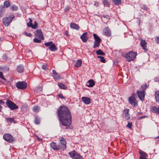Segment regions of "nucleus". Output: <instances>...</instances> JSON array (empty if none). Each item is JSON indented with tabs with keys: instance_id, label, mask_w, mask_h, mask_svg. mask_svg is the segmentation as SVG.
Segmentation results:
<instances>
[{
	"instance_id": "nucleus-8",
	"label": "nucleus",
	"mask_w": 159,
	"mask_h": 159,
	"mask_svg": "<svg viewBox=\"0 0 159 159\" xmlns=\"http://www.w3.org/2000/svg\"><path fill=\"white\" fill-rule=\"evenodd\" d=\"M69 154L70 157L72 158L73 159H83L80 155L75 151L70 152L69 153Z\"/></svg>"
},
{
	"instance_id": "nucleus-28",
	"label": "nucleus",
	"mask_w": 159,
	"mask_h": 159,
	"mask_svg": "<svg viewBox=\"0 0 159 159\" xmlns=\"http://www.w3.org/2000/svg\"><path fill=\"white\" fill-rule=\"evenodd\" d=\"M82 60L81 59L78 60L75 64V66L77 68L80 67L82 64Z\"/></svg>"
},
{
	"instance_id": "nucleus-54",
	"label": "nucleus",
	"mask_w": 159,
	"mask_h": 159,
	"mask_svg": "<svg viewBox=\"0 0 159 159\" xmlns=\"http://www.w3.org/2000/svg\"><path fill=\"white\" fill-rule=\"evenodd\" d=\"M155 80L156 81H159V78H156L155 79Z\"/></svg>"
},
{
	"instance_id": "nucleus-13",
	"label": "nucleus",
	"mask_w": 159,
	"mask_h": 159,
	"mask_svg": "<svg viewBox=\"0 0 159 159\" xmlns=\"http://www.w3.org/2000/svg\"><path fill=\"white\" fill-rule=\"evenodd\" d=\"M139 153L140 155V157L139 159H147L148 156L147 154L143 151L140 150H139Z\"/></svg>"
},
{
	"instance_id": "nucleus-45",
	"label": "nucleus",
	"mask_w": 159,
	"mask_h": 159,
	"mask_svg": "<svg viewBox=\"0 0 159 159\" xmlns=\"http://www.w3.org/2000/svg\"><path fill=\"white\" fill-rule=\"evenodd\" d=\"M33 41L34 42L36 43H40L41 42L40 40L37 38H34L33 40Z\"/></svg>"
},
{
	"instance_id": "nucleus-19",
	"label": "nucleus",
	"mask_w": 159,
	"mask_h": 159,
	"mask_svg": "<svg viewBox=\"0 0 159 159\" xmlns=\"http://www.w3.org/2000/svg\"><path fill=\"white\" fill-rule=\"evenodd\" d=\"M50 145L51 147L55 150H58L60 148V146L54 142H52L51 143Z\"/></svg>"
},
{
	"instance_id": "nucleus-22",
	"label": "nucleus",
	"mask_w": 159,
	"mask_h": 159,
	"mask_svg": "<svg viewBox=\"0 0 159 159\" xmlns=\"http://www.w3.org/2000/svg\"><path fill=\"white\" fill-rule=\"evenodd\" d=\"M110 19L109 16L108 15H104L102 17V21L105 23H107Z\"/></svg>"
},
{
	"instance_id": "nucleus-24",
	"label": "nucleus",
	"mask_w": 159,
	"mask_h": 159,
	"mask_svg": "<svg viewBox=\"0 0 159 159\" xmlns=\"http://www.w3.org/2000/svg\"><path fill=\"white\" fill-rule=\"evenodd\" d=\"M70 27L71 28L77 30H79L80 28V27L79 25L74 23H71L70 24Z\"/></svg>"
},
{
	"instance_id": "nucleus-26",
	"label": "nucleus",
	"mask_w": 159,
	"mask_h": 159,
	"mask_svg": "<svg viewBox=\"0 0 159 159\" xmlns=\"http://www.w3.org/2000/svg\"><path fill=\"white\" fill-rule=\"evenodd\" d=\"M24 70V69L23 66L21 65H19L17 68V71L20 73L23 72Z\"/></svg>"
},
{
	"instance_id": "nucleus-27",
	"label": "nucleus",
	"mask_w": 159,
	"mask_h": 159,
	"mask_svg": "<svg viewBox=\"0 0 159 159\" xmlns=\"http://www.w3.org/2000/svg\"><path fill=\"white\" fill-rule=\"evenodd\" d=\"M32 110L34 112H38L40 111V107L38 106H34L33 107Z\"/></svg>"
},
{
	"instance_id": "nucleus-41",
	"label": "nucleus",
	"mask_w": 159,
	"mask_h": 159,
	"mask_svg": "<svg viewBox=\"0 0 159 159\" xmlns=\"http://www.w3.org/2000/svg\"><path fill=\"white\" fill-rule=\"evenodd\" d=\"M141 8L144 11H147L148 9V7L144 4L141 5Z\"/></svg>"
},
{
	"instance_id": "nucleus-52",
	"label": "nucleus",
	"mask_w": 159,
	"mask_h": 159,
	"mask_svg": "<svg viewBox=\"0 0 159 159\" xmlns=\"http://www.w3.org/2000/svg\"><path fill=\"white\" fill-rule=\"evenodd\" d=\"M146 116H141L140 117V118H139V119H143L144 118H146Z\"/></svg>"
},
{
	"instance_id": "nucleus-32",
	"label": "nucleus",
	"mask_w": 159,
	"mask_h": 159,
	"mask_svg": "<svg viewBox=\"0 0 159 159\" xmlns=\"http://www.w3.org/2000/svg\"><path fill=\"white\" fill-rule=\"evenodd\" d=\"M40 119L38 116H36L35 117L34 122L36 124H39L40 123Z\"/></svg>"
},
{
	"instance_id": "nucleus-15",
	"label": "nucleus",
	"mask_w": 159,
	"mask_h": 159,
	"mask_svg": "<svg viewBox=\"0 0 159 159\" xmlns=\"http://www.w3.org/2000/svg\"><path fill=\"white\" fill-rule=\"evenodd\" d=\"M147 43L145 40H141L140 42V45L143 49L145 51L148 50L147 47Z\"/></svg>"
},
{
	"instance_id": "nucleus-38",
	"label": "nucleus",
	"mask_w": 159,
	"mask_h": 159,
	"mask_svg": "<svg viewBox=\"0 0 159 159\" xmlns=\"http://www.w3.org/2000/svg\"><path fill=\"white\" fill-rule=\"evenodd\" d=\"M100 42H94V44L93 46V48H95L97 47H98L100 46Z\"/></svg>"
},
{
	"instance_id": "nucleus-21",
	"label": "nucleus",
	"mask_w": 159,
	"mask_h": 159,
	"mask_svg": "<svg viewBox=\"0 0 159 159\" xmlns=\"http://www.w3.org/2000/svg\"><path fill=\"white\" fill-rule=\"evenodd\" d=\"M36 35L40 39H43L42 32L41 30H36Z\"/></svg>"
},
{
	"instance_id": "nucleus-9",
	"label": "nucleus",
	"mask_w": 159,
	"mask_h": 159,
	"mask_svg": "<svg viewBox=\"0 0 159 159\" xmlns=\"http://www.w3.org/2000/svg\"><path fill=\"white\" fill-rule=\"evenodd\" d=\"M129 102L133 107H135L137 105V102L135 98L132 96L130 97L129 98Z\"/></svg>"
},
{
	"instance_id": "nucleus-14",
	"label": "nucleus",
	"mask_w": 159,
	"mask_h": 159,
	"mask_svg": "<svg viewBox=\"0 0 159 159\" xmlns=\"http://www.w3.org/2000/svg\"><path fill=\"white\" fill-rule=\"evenodd\" d=\"M61 146L62 148L65 149L66 147V139L63 138H61L60 140Z\"/></svg>"
},
{
	"instance_id": "nucleus-44",
	"label": "nucleus",
	"mask_w": 159,
	"mask_h": 159,
	"mask_svg": "<svg viewBox=\"0 0 159 159\" xmlns=\"http://www.w3.org/2000/svg\"><path fill=\"white\" fill-rule=\"evenodd\" d=\"M57 96L58 98H61L65 99V97L62 95L61 93H59L58 94Z\"/></svg>"
},
{
	"instance_id": "nucleus-16",
	"label": "nucleus",
	"mask_w": 159,
	"mask_h": 159,
	"mask_svg": "<svg viewBox=\"0 0 159 159\" xmlns=\"http://www.w3.org/2000/svg\"><path fill=\"white\" fill-rule=\"evenodd\" d=\"M53 77L55 80H59L60 79V75L54 70H52Z\"/></svg>"
},
{
	"instance_id": "nucleus-55",
	"label": "nucleus",
	"mask_w": 159,
	"mask_h": 159,
	"mask_svg": "<svg viewBox=\"0 0 159 159\" xmlns=\"http://www.w3.org/2000/svg\"><path fill=\"white\" fill-rule=\"evenodd\" d=\"M65 34H66V36H68V32L66 31L65 32Z\"/></svg>"
},
{
	"instance_id": "nucleus-40",
	"label": "nucleus",
	"mask_w": 159,
	"mask_h": 159,
	"mask_svg": "<svg viewBox=\"0 0 159 159\" xmlns=\"http://www.w3.org/2000/svg\"><path fill=\"white\" fill-rule=\"evenodd\" d=\"M98 58H100V61L101 62L103 63H105V59L104 57H103L98 56Z\"/></svg>"
},
{
	"instance_id": "nucleus-29",
	"label": "nucleus",
	"mask_w": 159,
	"mask_h": 159,
	"mask_svg": "<svg viewBox=\"0 0 159 159\" xmlns=\"http://www.w3.org/2000/svg\"><path fill=\"white\" fill-rule=\"evenodd\" d=\"M93 36L95 39V42H100L101 39L96 34H93Z\"/></svg>"
},
{
	"instance_id": "nucleus-30",
	"label": "nucleus",
	"mask_w": 159,
	"mask_h": 159,
	"mask_svg": "<svg viewBox=\"0 0 159 159\" xmlns=\"http://www.w3.org/2000/svg\"><path fill=\"white\" fill-rule=\"evenodd\" d=\"M58 85L61 89H67V87L62 83L60 82L58 83Z\"/></svg>"
},
{
	"instance_id": "nucleus-20",
	"label": "nucleus",
	"mask_w": 159,
	"mask_h": 159,
	"mask_svg": "<svg viewBox=\"0 0 159 159\" xmlns=\"http://www.w3.org/2000/svg\"><path fill=\"white\" fill-rule=\"evenodd\" d=\"M82 101L86 104L88 105L91 102V100L90 98L86 97H82L81 98Z\"/></svg>"
},
{
	"instance_id": "nucleus-33",
	"label": "nucleus",
	"mask_w": 159,
	"mask_h": 159,
	"mask_svg": "<svg viewBox=\"0 0 159 159\" xmlns=\"http://www.w3.org/2000/svg\"><path fill=\"white\" fill-rule=\"evenodd\" d=\"M102 3L106 7H109L110 4V2L107 0H104Z\"/></svg>"
},
{
	"instance_id": "nucleus-11",
	"label": "nucleus",
	"mask_w": 159,
	"mask_h": 159,
	"mask_svg": "<svg viewBox=\"0 0 159 159\" xmlns=\"http://www.w3.org/2000/svg\"><path fill=\"white\" fill-rule=\"evenodd\" d=\"M137 93L139 98L142 101L143 100L145 96V91L138 90Z\"/></svg>"
},
{
	"instance_id": "nucleus-57",
	"label": "nucleus",
	"mask_w": 159,
	"mask_h": 159,
	"mask_svg": "<svg viewBox=\"0 0 159 159\" xmlns=\"http://www.w3.org/2000/svg\"><path fill=\"white\" fill-rule=\"evenodd\" d=\"M155 138H156V139H157V138H158V141H159V135L157 137H156Z\"/></svg>"
},
{
	"instance_id": "nucleus-39",
	"label": "nucleus",
	"mask_w": 159,
	"mask_h": 159,
	"mask_svg": "<svg viewBox=\"0 0 159 159\" xmlns=\"http://www.w3.org/2000/svg\"><path fill=\"white\" fill-rule=\"evenodd\" d=\"M114 4L116 5H118L121 2V0H112Z\"/></svg>"
},
{
	"instance_id": "nucleus-50",
	"label": "nucleus",
	"mask_w": 159,
	"mask_h": 159,
	"mask_svg": "<svg viewBox=\"0 0 159 159\" xmlns=\"http://www.w3.org/2000/svg\"><path fill=\"white\" fill-rule=\"evenodd\" d=\"M155 41L157 43H159V37H156Z\"/></svg>"
},
{
	"instance_id": "nucleus-2",
	"label": "nucleus",
	"mask_w": 159,
	"mask_h": 159,
	"mask_svg": "<svg viewBox=\"0 0 159 159\" xmlns=\"http://www.w3.org/2000/svg\"><path fill=\"white\" fill-rule=\"evenodd\" d=\"M137 55V54L136 52L131 51L125 54H124L123 56L126 58L128 61L130 62L134 61L136 58Z\"/></svg>"
},
{
	"instance_id": "nucleus-31",
	"label": "nucleus",
	"mask_w": 159,
	"mask_h": 159,
	"mask_svg": "<svg viewBox=\"0 0 159 159\" xmlns=\"http://www.w3.org/2000/svg\"><path fill=\"white\" fill-rule=\"evenodd\" d=\"M156 101L159 103V91H156L155 94Z\"/></svg>"
},
{
	"instance_id": "nucleus-49",
	"label": "nucleus",
	"mask_w": 159,
	"mask_h": 159,
	"mask_svg": "<svg viewBox=\"0 0 159 159\" xmlns=\"http://www.w3.org/2000/svg\"><path fill=\"white\" fill-rule=\"evenodd\" d=\"M132 126V123L131 122H128V124L127 125V126L130 129H131Z\"/></svg>"
},
{
	"instance_id": "nucleus-5",
	"label": "nucleus",
	"mask_w": 159,
	"mask_h": 159,
	"mask_svg": "<svg viewBox=\"0 0 159 159\" xmlns=\"http://www.w3.org/2000/svg\"><path fill=\"white\" fill-rule=\"evenodd\" d=\"M16 86L19 89L24 90L27 87V84L25 81H19L16 83Z\"/></svg>"
},
{
	"instance_id": "nucleus-51",
	"label": "nucleus",
	"mask_w": 159,
	"mask_h": 159,
	"mask_svg": "<svg viewBox=\"0 0 159 159\" xmlns=\"http://www.w3.org/2000/svg\"><path fill=\"white\" fill-rule=\"evenodd\" d=\"M3 14V11L2 9L0 10V16H2Z\"/></svg>"
},
{
	"instance_id": "nucleus-3",
	"label": "nucleus",
	"mask_w": 159,
	"mask_h": 159,
	"mask_svg": "<svg viewBox=\"0 0 159 159\" xmlns=\"http://www.w3.org/2000/svg\"><path fill=\"white\" fill-rule=\"evenodd\" d=\"M15 17L14 15H11L8 17L3 18V23L6 26H8Z\"/></svg>"
},
{
	"instance_id": "nucleus-37",
	"label": "nucleus",
	"mask_w": 159,
	"mask_h": 159,
	"mask_svg": "<svg viewBox=\"0 0 159 159\" xmlns=\"http://www.w3.org/2000/svg\"><path fill=\"white\" fill-rule=\"evenodd\" d=\"M148 87V85L146 84H143L142 85L141 87V88H140V89L142 90V91H145V90Z\"/></svg>"
},
{
	"instance_id": "nucleus-7",
	"label": "nucleus",
	"mask_w": 159,
	"mask_h": 159,
	"mask_svg": "<svg viewBox=\"0 0 159 159\" xmlns=\"http://www.w3.org/2000/svg\"><path fill=\"white\" fill-rule=\"evenodd\" d=\"M6 104L7 106L11 110H14L18 108V106L10 100H7Z\"/></svg>"
},
{
	"instance_id": "nucleus-10",
	"label": "nucleus",
	"mask_w": 159,
	"mask_h": 159,
	"mask_svg": "<svg viewBox=\"0 0 159 159\" xmlns=\"http://www.w3.org/2000/svg\"><path fill=\"white\" fill-rule=\"evenodd\" d=\"M30 21L27 23V25L29 27H31L33 29H36L37 27L38 24L36 21L34 22V24L33 25L32 23V20L30 18H29Z\"/></svg>"
},
{
	"instance_id": "nucleus-46",
	"label": "nucleus",
	"mask_w": 159,
	"mask_h": 159,
	"mask_svg": "<svg viewBox=\"0 0 159 159\" xmlns=\"http://www.w3.org/2000/svg\"><path fill=\"white\" fill-rule=\"evenodd\" d=\"M0 78H1L5 81L6 80V79L4 77L2 73L1 72H0Z\"/></svg>"
},
{
	"instance_id": "nucleus-23",
	"label": "nucleus",
	"mask_w": 159,
	"mask_h": 159,
	"mask_svg": "<svg viewBox=\"0 0 159 159\" xmlns=\"http://www.w3.org/2000/svg\"><path fill=\"white\" fill-rule=\"evenodd\" d=\"M151 111L153 113L159 114V107L153 106L151 107Z\"/></svg>"
},
{
	"instance_id": "nucleus-53",
	"label": "nucleus",
	"mask_w": 159,
	"mask_h": 159,
	"mask_svg": "<svg viewBox=\"0 0 159 159\" xmlns=\"http://www.w3.org/2000/svg\"><path fill=\"white\" fill-rule=\"evenodd\" d=\"M4 101L1 100H0V104H4Z\"/></svg>"
},
{
	"instance_id": "nucleus-47",
	"label": "nucleus",
	"mask_w": 159,
	"mask_h": 159,
	"mask_svg": "<svg viewBox=\"0 0 159 159\" xmlns=\"http://www.w3.org/2000/svg\"><path fill=\"white\" fill-rule=\"evenodd\" d=\"M70 8V7L69 6H66L65 8L64 11L66 12H68L69 11Z\"/></svg>"
},
{
	"instance_id": "nucleus-34",
	"label": "nucleus",
	"mask_w": 159,
	"mask_h": 159,
	"mask_svg": "<svg viewBox=\"0 0 159 159\" xmlns=\"http://www.w3.org/2000/svg\"><path fill=\"white\" fill-rule=\"evenodd\" d=\"M10 5V2L8 1H5L4 3V7L6 8L9 7Z\"/></svg>"
},
{
	"instance_id": "nucleus-1",
	"label": "nucleus",
	"mask_w": 159,
	"mask_h": 159,
	"mask_svg": "<svg viewBox=\"0 0 159 159\" xmlns=\"http://www.w3.org/2000/svg\"><path fill=\"white\" fill-rule=\"evenodd\" d=\"M59 120L62 125L66 127L69 126L71 124V116L68 108L65 106H61L58 110Z\"/></svg>"
},
{
	"instance_id": "nucleus-17",
	"label": "nucleus",
	"mask_w": 159,
	"mask_h": 159,
	"mask_svg": "<svg viewBox=\"0 0 159 159\" xmlns=\"http://www.w3.org/2000/svg\"><path fill=\"white\" fill-rule=\"evenodd\" d=\"M80 38L83 42H86L88 39L87 33V32L84 33L80 36Z\"/></svg>"
},
{
	"instance_id": "nucleus-48",
	"label": "nucleus",
	"mask_w": 159,
	"mask_h": 159,
	"mask_svg": "<svg viewBox=\"0 0 159 159\" xmlns=\"http://www.w3.org/2000/svg\"><path fill=\"white\" fill-rule=\"evenodd\" d=\"M24 34L25 35L27 36H28V37H31L32 36V34L30 33H28L27 32H24Z\"/></svg>"
},
{
	"instance_id": "nucleus-36",
	"label": "nucleus",
	"mask_w": 159,
	"mask_h": 159,
	"mask_svg": "<svg viewBox=\"0 0 159 159\" xmlns=\"http://www.w3.org/2000/svg\"><path fill=\"white\" fill-rule=\"evenodd\" d=\"M10 9L13 11H16L18 9V7L15 5H13L10 7Z\"/></svg>"
},
{
	"instance_id": "nucleus-58",
	"label": "nucleus",
	"mask_w": 159,
	"mask_h": 159,
	"mask_svg": "<svg viewBox=\"0 0 159 159\" xmlns=\"http://www.w3.org/2000/svg\"><path fill=\"white\" fill-rule=\"evenodd\" d=\"M1 38H0V40H1Z\"/></svg>"
},
{
	"instance_id": "nucleus-25",
	"label": "nucleus",
	"mask_w": 159,
	"mask_h": 159,
	"mask_svg": "<svg viewBox=\"0 0 159 159\" xmlns=\"http://www.w3.org/2000/svg\"><path fill=\"white\" fill-rule=\"evenodd\" d=\"M89 84L87 85V86L89 87H93L95 85V82L93 80H89L88 82Z\"/></svg>"
},
{
	"instance_id": "nucleus-18",
	"label": "nucleus",
	"mask_w": 159,
	"mask_h": 159,
	"mask_svg": "<svg viewBox=\"0 0 159 159\" xmlns=\"http://www.w3.org/2000/svg\"><path fill=\"white\" fill-rule=\"evenodd\" d=\"M103 32L106 36L109 37L111 35V30L108 27H106L103 30Z\"/></svg>"
},
{
	"instance_id": "nucleus-4",
	"label": "nucleus",
	"mask_w": 159,
	"mask_h": 159,
	"mask_svg": "<svg viewBox=\"0 0 159 159\" xmlns=\"http://www.w3.org/2000/svg\"><path fill=\"white\" fill-rule=\"evenodd\" d=\"M44 44L46 46L49 47V49L51 51L54 52L57 49V48L52 41L46 42Z\"/></svg>"
},
{
	"instance_id": "nucleus-56",
	"label": "nucleus",
	"mask_w": 159,
	"mask_h": 159,
	"mask_svg": "<svg viewBox=\"0 0 159 159\" xmlns=\"http://www.w3.org/2000/svg\"><path fill=\"white\" fill-rule=\"evenodd\" d=\"M98 3L97 2H96L95 4V5L98 6Z\"/></svg>"
},
{
	"instance_id": "nucleus-43",
	"label": "nucleus",
	"mask_w": 159,
	"mask_h": 159,
	"mask_svg": "<svg viewBox=\"0 0 159 159\" xmlns=\"http://www.w3.org/2000/svg\"><path fill=\"white\" fill-rule=\"evenodd\" d=\"M48 66L46 64H44L43 65L42 68L43 70H46L47 69H48Z\"/></svg>"
},
{
	"instance_id": "nucleus-42",
	"label": "nucleus",
	"mask_w": 159,
	"mask_h": 159,
	"mask_svg": "<svg viewBox=\"0 0 159 159\" xmlns=\"http://www.w3.org/2000/svg\"><path fill=\"white\" fill-rule=\"evenodd\" d=\"M6 120L7 122H10V123H11L14 121V119L11 117L7 118L6 119Z\"/></svg>"
},
{
	"instance_id": "nucleus-35",
	"label": "nucleus",
	"mask_w": 159,
	"mask_h": 159,
	"mask_svg": "<svg viewBox=\"0 0 159 159\" xmlns=\"http://www.w3.org/2000/svg\"><path fill=\"white\" fill-rule=\"evenodd\" d=\"M96 53L98 55H101L102 56H104L105 55V53L101 49L97 50Z\"/></svg>"
},
{
	"instance_id": "nucleus-6",
	"label": "nucleus",
	"mask_w": 159,
	"mask_h": 159,
	"mask_svg": "<svg viewBox=\"0 0 159 159\" xmlns=\"http://www.w3.org/2000/svg\"><path fill=\"white\" fill-rule=\"evenodd\" d=\"M3 139L9 143H12L15 139L11 134L8 133L4 134L3 136Z\"/></svg>"
},
{
	"instance_id": "nucleus-12",
	"label": "nucleus",
	"mask_w": 159,
	"mask_h": 159,
	"mask_svg": "<svg viewBox=\"0 0 159 159\" xmlns=\"http://www.w3.org/2000/svg\"><path fill=\"white\" fill-rule=\"evenodd\" d=\"M129 110L128 109L126 108L124 110L122 113L123 116L127 120H129L130 118L129 114Z\"/></svg>"
}]
</instances>
